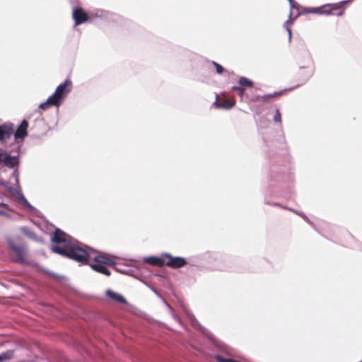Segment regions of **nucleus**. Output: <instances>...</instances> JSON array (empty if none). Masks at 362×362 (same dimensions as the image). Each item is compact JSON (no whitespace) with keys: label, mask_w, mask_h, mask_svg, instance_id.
Listing matches in <instances>:
<instances>
[{"label":"nucleus","mask_w":362,"mask_h":362,"mask_svg":"<svg viewBox=\"0 0 362 362\" xmlns=\"http://www.w3.org/2000/svg\"><path fill=\"white\" fill-rule=\"evenodd\" d=\"M51 240L56 244L51 248L53 252L74 259L80 264H86L90 259L95 263L105 265L114 266L116 264L112 257L105 254H100L92 257L90 253L78 245L76 240L59 228L55 230Z\"/></svg>","instance_id":"1"},{"label":"nucleus","mask_w":362,"mask_h":362,"mask_svg":"<svg viewBox=\"0 0 362 362\" xmlns=\"http://www.w3.org/2000/svg\"><path fill=\"white\" fill-rule=\"evenodd\" d=\"M7 242L9 247L15 254L14 257H11L12 260L21 264H25L26 263L25 257L27 255L26 247L23 244L21 243V240L19 238L13 240L8 238H7Z\"/></svg>","instance_id":"2"},{"label":"nucleus","mask_w":362,"mask_h":362,"mask_svg":"<svg viewBox=\"0 0 362 362\" xmlns=\"http://www.w3.org/2000/svg\"><path fill=\"white\" fill-rule=\"evenodd\" d=\"M351 0H346V1H342L339 3L337 4H325L320 7H315V8H308L306 12L310 13H315V14H325V15H330L332 10H339L341 9L343 6V5L347 4L348 2H350Z\"/></svg>","instance_id":"3"},{"label":"nucleus","mask_w":362,"mask_h":362,"mask_svg":"<svg viewBox=\"0 0 362 362\" xmlns=\"http://www.w3.org/2000/svg\"><path fill=\"white\" fill-rule=\"evenodd\" d=\"M72 83L70 80H66L64 83L59 84L55 92L52 95L54 100L58 102V105L60 106L62 100L66 95L71 90Z\"/></svg>","instance_id":"4"},{"label":"nucleus","mask_w":362,"mask_h":362,"mask_svg":"<svg viewBox=\"0 0 362 362\" xmlns=\"http://www.w3.org/2000/svg\"><path fill=\"white\" fill-rule=\"evenodd\" d=\"M184 312L187 318L189 319L192 326L196 329L199 330L203 333V334L207 338V339H214V337L211 334V332L207 330L206 328L203 327L198 320L196 319L194 315L191 313L187 308H184Z\"/></svg>","instance_id":"5"},{"label":"nucleus","mask_w":362,"mask_h":362,"mask_svg":"<svg viewBox=\"0 0 362 362\" xmlns=\"http://www.w3.org/2000/svg\"><path fill=\"white\" fill-rule=\"evenodd\" d=\"M163 257H166L168 260L165 262V265L173 269H178L187 264V261L182 257H173L170 253H163Z\"/></svg>","instance_id":"6"},{"label":"nucleus","mask_w":362,"mask_h":362,"mask_svg":"<svg viewBox=\"0 0 362 362\" xmlns=\"http://www.w3.org/2000/svg\"><path fill=\"white\" fill-rule=\"evenodd\" d=\"M0 162L8 168H14L19 163L18 156H11L6 152L0 153Z\"/></svg>","instance_id":"7"},{"label":"nucleus","mask_w":362,"mask_h":362,"mask_svg":"<svg viewBox=\"0 0 362 362\" xmlns=\"http://www.w3.org/2000/svg\"><path fill=\"white\" fill-rule=\"evenodd\" d=\"M72 16L75 21V25H78L88 20V14L81 8H74Z\"/></svg>","instance_id":"8"},{"label":"nucleus","mask_w":362,"mask_h":362,"mask_svg":"<svg viewBox=\"0 0 362 362\" xmlns=\"http://www.w3.org/2000/svg\"><path fill=\"white\" fill-rule=\"evenodd\" d=\"M28 122L25 119H23L14 133L15 139L16 140L23 139L25 137H26L28 135Z\"/></svg>","instance_id":"9"},{"label":"nucleus","mask_w":362,"mask_h":362,"mask_svg":"<svg viewBox=\"0 0 362 362\" xmlns=\"http://www.w3.org/2000/svg\"><path fill=\"white\" fill-rule=\"evenodd\" d=\"M13 133L11 125L3 124L0 126V141H4L8 139Z\"/></svg>","instance_id":"10"},{"label":"nucleus","mask_w":362,"mask_h":362,"mask_svg":"<svg viewBox=\"0 0 362 362\" xmlns=\"http://www.w3.org/2000/svg\"><path fill=\"white\" fill-rule=\"evenodd\" d=\"M105 294L108 298H111L112 300H113L115 301L119 302L122 304L128 305L127 300L125 299V298L123 296H122L117 293H115L110 289H107L105 291Z\"/></svg>","instance_id":"11"},{"label":"nucleus","mask_w":362,"mask_h":362,"mask_svg":"<svg viewBox=\"0 0 362 362\" xmlns=\"http://www.w3.org/2000/svg\"><path fill=\"white\" fill-rule=\"evenodd\" d=\"M163 257L162 255L161 257H148L144 259V262L151 265L162 267L165 265V262L163 260Z\"/></svg>","instance_id":"12"},{"label":"nucleus","mask_w":362,"mask_h":362,"mask_svg":"<svg viewBox=\"0 0 362 362\" xmlns=\"http://www.w3.org/2000/svg\"><path fill=\"white\" fill-rule=\"evenodd\" d=\"M127 305L128 306L127 311L129 313L144 319L148 318V315L139 308L129 303Z\"/></svg>","instance_id":"13"},{"label":"nucleus","mask_w":362,"mask_h":362,"mask_svg":"<svg viewBox=\"0 0 362 362\" xmlns=\"http://www.w3.org/2000/svg\"><path fill=\"white\" fill-rule=\"evenodd\" d=\"M92 269L94 271L105 274L107 276H110L111 273L108 270V269L105 267V264H98V263H93L90 264Z\"/></svg>","instance_id":"14"},{"label":"nucleus","mask_w":362,"mask_h":362,"mask_svg":"<svg viewBox=\"0 0 362 362\" xmlns=\"http://www.w3.org/2000/svg\"><path fill=\"white\" fill-rule=\"evenodd\" d=\"M216 362H241L230 358L228 353H221L214 356Z\"/></svg>","instance_id":"15"},{"label":"nucleus","mask_w":362,"mask_h":362,"mask_svg":"<svg viewBox=\"0 0 362 362\" xmlns=\"http://www.w3.org/2000/svg\"><path fill=\"white\" fill-rule=\"evenodd\" d=\"M214 105L219 108H223L229 110L235 105V101L233 100L224 99L220 102L217 100L214 103Z\"/></svg>","instance_id":"16"},{"label":"nucleus","mask_w":362,"mask_h":362,"mask_svg":"<svg viewBox=\"0 0 362 362\" xmlns=\"http://www.w3.org/2000/svg\"><path fill=\"white\" fill-rule=\"evenodd\" d=\"M155 293L162 300L163 303L167 306V308L169 310V311L171 314V316L174 319V320L176 321L178 324L182 325L180 318L174 313L173 309L168 303V302L165 300V298H163L157 291H155Z\"/></svg>","instance_id":"17"},{"label":"nucleus","mask_w":362,"mask_h":362,"mask_svg":"<svg viewBox=\"0 0 362 362\" xmlns=\"http://www.w3.org/2000/svg\"><path fill=\"white\" fill-rule=\"evenodd\" d=\"M8 192L11 193V194L18 199H21V195H23L21 192V188L20 185L18 186L16 185V187H8Z\"/></svg>","instance_id":"18"},{"label":"nucleus","mask_w":362,"mask_h":362,"mask_svg":"<svg viewBox=\"0 0 362 362\" xmlns=\"http://www.w3.org/2000/svg\"><path fill=\"white\" fill-rule=\"evenodd\" d=\"M49 105H54L56 107H59V105H58V102L54 100L52 95H50L45 102L42 103L39 107L42 110H45Z\"/></svg>","instance_id":"19"},{"label":"nucleus","mask_w":362,"mask_h":362,"mask_svg":"<svg viewBox=\"0 0 362 362\" xmlns=\"http://www.w3.org/2000/svg\"><path fill=\"white\" fill-rule=\"evenodd\" d=\"M238 83L241 86L252 87L253 86V81L245 76L240 77Z\"/></svg>","instance_id":"20"},{"label":"nucleus","mask_w":362,"mask_h":362,"mask_svg":"<svg viewBox=\"0 0 362 362\" xmlns=\"http://www.w3.org/2000/svg\"><path fill=\"white\" fill-rule=\"evenodd\" d=\"M13 357V351L8 350L0 354V361H6Z\"/></svg>","instance_id":"21"},{"label":"nucleus","mask_w":362,"mask_h":362,"mask_svg":"<svg viewBox=\"0 0 362 362\" xmlns=\"http://www.w3.org/2000/svg\"><path fill=\"white\" fill-rule=\"evenodd\" d=\"M284 91V90H281L279 92H274L272 94L264 95L263 96H257V101L266 100L267 98L280 95Z\"/></svg>","instance_id":"22"},{"label":"nucleus","mask_w":362,"mask_h":362,"mask_svg":"<svg viewBox=\"0 0 362 362\" xmlns=\"http://www.w3.org/2000/svg\"><path fill=\"white\" fill-rule=\"evenodd\" d=\"M21 230L23 232L24 234H25L28 237L30 238H34L35 237V233L33 231L29 230L26 227H23L21 228Z\"/></svg>","instance_id":"23"},{"label":"nucleus","mask_w":362,"mask_h":362,"mask_svg":"<svg viewBox=\"0 0 362 362\" xmlns=\"http://www.w3.org/2000/svg\"><path fill=\"white\" fill-rule=\"evenodd\" d=\"M213 65L215 66L216 72L221 74L224 71V68L216 62H212Z\"/></svg>","instance_id":"24"},{"label":"nucleus","mask_w":362,"mask_h":362,"mask_svg":"<svg viewBox=\"0 0 362 362\" xmlns=\"http://www.w3.org/2000/svg\"><path fill=\"white\" fill-rule=\"evenodd\" d=\"M11 177L15 180L16 185L18 186L19 185V172L18 169L14 170L13 172Z\"/></svg>","instance_id":"25"},{"label":"nucleus","mask_w":362,"mask_h":362,"mask_svg":"<svg viewBox=\"0 0 362 362\" xmlns=\"http://www.w3.org/2000/svg\"><path fill=\"white\" fill-rule=\"evenodd\" d=\"M274 121L277 123H281V115L279 110L276 109L274 116Z\"/></svg>","instance_id":"26"},{"label":"nucleus","mask_w":362,"mask_h":362,"mask_svg":"<svg viewBox=\"0 0 362 362\" xmlns=\"http://www.w3.org/2000/svg\"><path fill=\"white\" fill-rule=\"evenodd\" d=\"M21 201L24 204L25 206H26L28 208L31 209L33 206L31 204L28 202V201L25 199L24 195H21Z\"/></svg>","instance_id":"27"},{"label":"nucleus","mask_w":362,"mask_h":362,"mask_svg":"<svg viewBox=\"0 0 362 362\" xmlns=\"http://www.w3.org/2000/svg\"><path fill=\"white\" fill-rule=\"evenodd\" d=\"M286 209L297 214L298 215L300 216L305 221H306L307 222H309L308 218L304 214L298 212V211H296L293 209H289V208H286Z\"/></svg>","instance_id":"28"},{"label":"nucleus","mask_w":362,"mask_h":362,"mask_svg":"<svg viewBox=\"0 0 362 362\" xmlns=\"http://www.w3.org/2000/svg\"><path fill=\"white\" fill-rule=\"evenodd\" d=\"M290 21H287L285 23H284V27L286 28L288 33V40L289 41H291V30L289 28L287 27V24L289 23Z\"/></svg>","instance_id":"29"},{"label":"nucleus","mask_w":362,"mask_h":362,"mask_svg":"<svg viewBox=\"0 0 362 362\" xmlns=\"http://www.w3.org/2000/svg\"><path fill=\"white\" fill-rule=\"evenodd\" d=\"M244 89L242 87H240L238 93L240 96H243V95L244 94Z\"/></svg>","instance_id":"30"},{"label":"nucleus","mask_w":362,"mask_h":362,"mask_svg":"<svg viewBox=\"0 0 362 362\" xmlns=\"http://www.w3.org/2000/svg\"><path fill=\"white\" fill-rule=\"evenodd\" d=\"M290 4L291 8L293 9L294 8V1L293 0H288Z\"/></svg>","instance_id":"31"},{"label":"nucleus","mask_w":362,"mask_h":362,"mask_svg":"<svg viewBox=\"0 0 362 362\" xmlns=\"http://www.w3.org/2000/svg\"><path fill=\"white\" fill-rule=\"evenodd\" d=\"M0 215L8 216L9 215L4 211L0 210Z\"/></svg>","instance_id":"32"},{"label":"nucleus","mask_w":362,"mask_h":362,"mask_svg":"<svg viewBox=\"0 0 362 362\" xmlns=\"http://www.w3.org/2000/svg\"><path fill=\"white\" fill-rule=\"evenodd\" d=\"M2 185H4V186L6 187V189L7 190H8V187H11V186L8 185V182H4V183H2Z\"/></svg>","instance_id":"33"},{"label":"nucleus","mask_w":362,"mask_h":362,"mask_svg":"<svg viewBox=\"0 0 362 362\" xmlns=\"http://www.w3.org/2000/svg\"><path fill=\"white\" fill-rule=\"evenodd\" d=\"M240 88V86H233V87L232 88V89H233V90H237V91H238Z\"/></svg>","instance_id":"34"},{"label":"nucleus","mask_w":362,"mask_h":362,"mask_svg":"<svg viewBox=\"0 0 362 362\" xmlns=\"http://www.w3.org/2000/svg\"><path fill=\"white\" fill-rule=\"evenodd\" d=\"M0 206H4V207H6V208L8 207V206L6 204H4V203H0Z\"/></svg>","instance_id":"35"},{"label":"nucleus","mask_w":362,"mask_h":362,"mask_svg":"<svg viewBox=\"0 0 362 362\" xmlns=\"http://www.w3.org/2000/svg\"><path fill=\"white\" fill-rule=\"evenodd\" d=\"M342 14H343V12L340 11L339 13H337V16H342Z\"/></svg>","instance_id":"36"}]
</instances>
